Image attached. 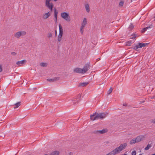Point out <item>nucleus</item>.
Returning <instances> with one entry per match:
<instances>
[{
  "label": "nucleus",
  "instance_id": "obj_1",
  "mask_svg": "<svg viewBox=\"0 0 155 155\" xmlns=\"http://www.w3.org/2000/svg\"><path fill=\"white\" fill-rule=\"evenodd\" d=\"M50 0H46L45 3V6L48 8L50 9L51 12L53 10V8L54 7V5L52 2H50Z\"/></svg>",
  "mask_w": 155,
  "mask_h": 155
},
{
  "label": "nucleus",
  "instance_id": "obj_2",
  "mask_svg": "<svg viewBox=\"0 0 155 155\" xmlns=\"http://www.w3.org/2000/svg\"><path fill=\"white\" fill-rule=\"evenodd\" d=\"M61 17L66 21L69 22L71 20L70 16L68 13L65 12L61 13Z\"/></svg>",
  "mask_w": 155,
  "mask_h": 155
},
{
  "label": "nucleus",
  "instance_id": "obj_3",
  "mask_svg": "<svg viewBox=\"0 0 155 155\" xmlns=\"http://www.w3.org/2000/svg\"><path fill=\"white\" fill-rule=\"evenodd\" d=\"M108 131L107 129H104L102 130H95L93 133L96 134H102L107 133Z\"/></svg>",
  "mask_w": 155,
  "mask_h": 155
},
{
  "label": "nucleus",
  "instance_id": "obj_4",
  "mask_svg": "<svg viewBox=\"0 0 155 155\" xmlns=\"http://www.w3.org/2000/svg\"><path fill=\"white\" fill-rule=\"evenodd\" d=\"M81 96V94H78L76 97H74L72 100L73 104L74 105L76 103H78L80 100Z\"/></svg>",
  "mask_w": 155,
  "mask_h": 155
},
{
  "label": "nucleus",
  "instance_id": "obj_5",
  "mask_svg": "<svg viewBox=\"0 0 155 155\" xmlns=\"http://www.w3.org/2000/svg\"><path fill=\"white\" fill-rule=\"evenodd\" d=\"M106 116V114L104 113H101L99 114H97L95 117L94 120H97L99 118L103 119L105 118Z\"/></svg>",
  "mask_w": 155,
  "mask_h": 155
},
{
  "label": "nucleus",
  "instance_id": "obj_6",
  "mask_svg": "<svg viewBox=\"0 0 155 155\" xmlns=\"http://www.w3.org/2000/svg\"><path fill=\"white\" fill-rule=\"evenodd\" d=\"M127 144L126 143L121 144L120 146L117 148V153H119L127 147Z\"/></svg>",
  "mask_w": 155,
  "mask_h": 155
},
{
  "label": "nucleus",
  "instance_id": "obj_7",
  "mask_svg": "<svg viewBox=\"0 0 155 155\" xmlns=\"http://www.w3.org/2000/svg\"><path fill=\"white\" fill-rule=\"evenodd\" d=\"M74 72L75 73L81 74L84 73L83 68L81 69L78 68L74 69Z\"/></svg>",
  "mask_w": 155,
  "mask_h": 155
},
{
  "label": "nucleus",
  "instance_id": "obj_8",
  "mask_svg": "<svg viewBox=\"0 0 155 155\" xmlns=\"http://www.w3.org/2000/svg\"><path fill=\"white\" fill-rule=\"evenodd\" d=\"M90 65L89 62L87 63V64H85V66L83 68L84 73H85L88 70V69L90 68Z\"/></svg>",
  "mask_w": 155,
  "mask_h": 155
},
{
  "label": "nucleus",
  "instance_id": "obj_9",
  "mask_svg": "<svg viewBox=\"0 0 155 155\" xmlns=\"http://www.w3.org/2000/svg\"><path fill=\"white\" fill-rule=\"evenodd\" d=\"M145 137L143 135H140L137 136L135 139L137 143H138L143 140Z\"/></svg>",
  "mask_w": 155,
  "mask_h": 155
},
{
  "label": "nucleus",
  "instance_id": "obj_10",
  "mask_svg": "<svg viewBox=\"0 0 155 155\" xmlns=\"http://www.w3.org/2000/svg\"><path fill=\"white\" fill-rule=\"evenodd\" d=\"M51 12H49L48 13H45L43 15V18L45 19L48 18L51 15Z\"/></svg>",
  "mask_w": 155,
  "mask_h": 155
},
{
  "label": "nucleus",
  "instance_id": "obj_11",
  "mask_svg": "<svg viewBox=\"0 0 155 155\" xmlns=\"http://www.w3.org/2000/svg\"><path fill=\"white\" fill-rule=\"evenodd\" d=\"M59 77H55L53 79H48L47 80L49 82H54L56 81L59 80Z\"/></svg>",
  "mask_w": 155,
  "mask_h": 155
},
{
  "label": "nucleus",
  "instance_id": "obj_12",
  "mask_svg": "<svg viewBox=\"0 0 155 155\" xmlns=\"http://www.w3.org/2000/svg\"><path fill=\"white\" fill-rule=\"evenodd\" d=\"M89 82H85L83 83H81L79 84L78 87H85L88 84Z\"/></svg>",
  "mask_w": 155,
  "mask_h": 155
},
{
  "label": "nucleus",
  "instance_id": "obj_13",
  "mask_svg": "<svg viewBox=\"0 0 155 155\" xmlns=\"http://www.w3.org/2000/svg\"><path fill=\"white\" fill-rule=\"evenodd\" d=\"M116 153V148L114 149L112 151L110 152L106 155H114Z\"/></svg>",
  "mask_w": 155,
  "mask_h": 155
},
{
  "label": "nucleus",
  "instance_id": "obj_14",
  "mask_svg": "<svg viewBox=\"0 0 155 155\" xmlns=\"http://www.w3.org/2000/svg\"><path fill=\"white\" fill-rule=\"evenodd\" d=\"M26 60H23L21 61H18L16 63V64L17 65H20L21 64H23L26 63Z\"/></svg>",
  "mask_w": 155,
  "mask_h": 155
},
{
  "label": "nucleus",
  "instance_id": "obj_15",
  "mask_svg": "<svg viewBox=\"0 0 155 155\" xmlns=\"http://www.w3.org/2000/svg\"><path fill=\"white\" fill-rule=\"evenodd\" d=\"M148 43H139L138 45L140 48H141L143 47H145L146 45H148Z\"/></svg>",
  "mask_w": 155,
  "mask_h": 155
},
{
  "label": "nucleus",
  "instance_id": "obj_16",
  "mask_svg": "<svg viewBox=\"0 0 155 155\" xmlns=\"http://www.w3.org/2000/svg\"><path fill=\"white\" fill-rule=\"evenodd\" d=\"M87 19L86 18H84L83 21L81 24V26L85 27L87 24Z\"/></svg>",
  "mask_w": 155,
  "mask_h": 155
},
{
  "label": "nucleus",
  "instance_id": "obj_17",
  "mask_svg": "<svg viewBox=\"0 0 155 155\" xmlns=\"http://www.w3.org/2000/svg\"><path fill=\"white\" fill-rule=\"evenodd\" d=\"M59 152L58 151H55L52 152L51 153V155H59Z\"/></svg>",
  "mask_w": 155,
  "mask_h": 155
},
{
  "label": "nucleus",
  "instance_id": "obj_18",
  "mask_svg": "<svg viewBox=\"0 0 155 155\" xmlns=\"http://www.w3.org/2000/svg\"><path fill=\"white\" fill-rule=\"evenodd\" d=\"M85 8L86 9V11L87 12H89L90 11L89 5L88 4H86L85 5Z\"/></svg>",
  "mask_w": 155,
  "mask_h": 155
},
{
  "label": "nucleus",
  "instance_id": "obj_19",
  "mask_svg": "<svg viewBox=\"0 0 155 155\" xmlns=\"http://www.w3.org/2000/svg\"><path fill=\"white\" fill-rule=\"evenodd\" d=\"M59 34H63V29L62 26L61 24H59Z\"/></svg>",
  "mask_w": 155,
  "mask_h": 155
},
{
  "label": "nucleus",
  "instance_id": "obj_20",
  "mask_svg": "<svg viewBox=\"0 0 155 155\" xmlns=\"http://www.w3.org/2000/svg\"><path fill=\"white\" fill-rule=\"evenodd\" d=\"M21 36V33L20 31L17 32L15 35V36L17 38H19Z\"/></svg>",
  "mask_w": 155,
  "mask_h": 155
},
{
  "label": "nucleus",
  "instance_id": "obj_21",
  "mask_svg": "<svg viewBox=\"0 0 155 155\" xmlns=\"http://www.w3.org/2000/svg\"><path fill=\"white\" fill-rule=\"evenodd\" d=\"M124 3V2L123 1H121L119 3L118 7L120 8H122Z\"/></svg>",
  "mask_w": 155,
  "mask_h": 155
},
{
  "label": "nucleus",
  "instance_id": "obj_22",
  "mask_svg": "<svg viewBox=\"0 0 155 155\" xmlns=\"http://www.w3.org/2000/svg\"><path fill=\"white\" fill-rule=\"evenodd\" d=\"M96 115V113H95L93 114V115L90 116V118L91 120H96L94 119Z\"/></svg>",
  "mask_w": 155,
  "mask_h": 155
},
{
  "label": "nucleus",
  "instance_id": "obj_23",
  "mask_svg": "<svg viewBox=\"0 0 155 155\" xmlns=\"http://www.w3.org/2000/svg\"><path fill=\"white\" fill-rule=\"evenodd\" d=\"M58 12L56 8L54 9V18H57Z\"/></svg>",
  "mask_w": 155,
  "mask_h": 155
},
{
  "label": "nucleus",
  "instance_id": "obj_24",
  "mask_svg": "<svg viewBox=\"0 0 155 155\" xmlns=\"http://www.w3.org/2000/svg\"><path fill=\"white\" fill-rule=\"evenodd\" d=\"M152 143H151L150 144H148L147 147H146L144 149L145 150H147L149 149V148L151 147V144Z\"/></svg>",
  "mask_w": 155,
  "mask_h": 155
},
{
  "label": "nucleus",
  "instance_id": "obj_25",
  "mask_svg": "<svg viewBox=\"0 0 155 155\" xmlns=\"http://www.w3.org/2000/svg\"><path fill=\"white\" fill-rule=\"evenodd\" d=\"M14 105H15L16 106L15 107H14V109H15L17 107H19L21 105V102H18L17 103L15 104Z\"/></svg>",
  "mask_w": 155,
  "mask_h": 155
},
{
  "label": "nucleus",
  "instance_id": "obj_26",
  "mask_svg": "<svg viewBox=\"0 0 155 155\" xmlns=\"http://www.w3.org/2000/svg\"><path fill=\"white\" fill-rule=\"evenodd\" d=\"M62 35L63 34H59L58 39V41H61Z\"/></svg>",
  "mask_w": 155,
  "mask_h": 155
},
{
  "label": "nucleus",
  "instance_id": "obj_27",
  "mask_svg": "<svg viewBox=\"0 0 155 155\" xmlns=\"http://www.w3.org/2000/svg\"><path fill=\"white\" fill-rule=\"evenodd\" d=\"M40 66L43 67H46L47 66V63H41L40 64Z\"/></svg>",
  "mask_w": 155,
  "mask_h": 155
},
{
  "label": "nucleus",
  "instance_id": "obj_28",
  "mask_svg": "<svg viewBox=\"0 0 155 155\" xmlns=\"http://www.w3.org/2000/svg\"><path fill=\"white\" fill-rule=\"evenodd\" d=\"M137 143L135 139H133L131 140L130 142V144H133Z\"/></svg>",
  "mask_w": 155,
  "mask_h": 155
},
{
  "label": "nucleus",
  "instance_id": "obj_29",
  "mask_svg": "<svg viewBox=\"0 0 155 155\" xmlns=\"http://www.w3.org/2000/svg\"><path fill=\"white\" fill-rule=\"evenodd\" d=\"M150 28V27L149 26V27H146V28H144L141 31V32L142 33H144V32H145L147 30V29Z\"/></svg>",
  "mask_w": 155,
  "mask_h": 155
},
{
  "label": "nucleus",
  "instance_id": "obj_30",
  "mask_svg": "<svg viewBox=\"0 0 155 155\" xmlns=\"http://www.w3.org/2000/svg\"><path fill=\"white\" fill-rule=\"evenodd\" d=\"M113 89L112 87H110L107 92L108 95H109L112 91Z\"/></svg>",
  "mask_w": 155,
  "mask_h": 155
},
{
  "label": "nucleus",
  "instance_id": "obj_31",
  "mask_svg": "<svg viewBox=\"0 0 155 155\" xmlns=\"http://www.w3.org/2000/svg\"><path fill=\"white\" fill-rule=\"evenodd\" d=\"M84 27H83V26H81L80 28V32L82 35L83 33V32H84L83 29H84Z\"/></svg>",
  "mask_w": 155,
  "mask_h": 155
},
{
  "label": "nucleus",
  "instance_id": "obj_32",
  "mask_svg": "<svg viewBox=\"0 0 155 155\" xmlns=\"http://www.w3.org/2000/svg\"><path fill=\"white\" fill-rule=\"evenodd\" d=\"M20 33H21V35H23V36L25 35L26 34V32L25 31H20Z\"/></svg>",
  "mask_w": 155,
  "mask_h": 155
},
{
  "label": "nucleus",
  "instance_id": "obj_33",
  "mask_svg": "<svg viewBox=\"0 0 155 155\" xmlns=\"http://www.w3.org/2000/svg\"><path fill=\"white\" fill-rule=\"evenodd\" d=\"M131 44V41H128L126 43V45L127 46H130Z\"/></svg>",
  "mask_w": 155,
  "mask_h": 155
},
{
  "label": "nucleus",
  "instance_id": "obj_34",
  "mask_svg": "<svg viewBox=\"0 0 155 155\" xmlns=\"http://www.w3.org/2000/svg\"><path fill=\"white\" fill-rule=\"evenodd\" d=\"M133 28L134 26L132 24H131V25H130L129 28L130 29H132Z\"/></svg>",
  "mask_w": 155,
  "mask_h": 155
},
{
  "label": "nucleus",
  "instance_id": "obj_35",
  "mask_svg": "<svg viewBox=\"0 0 155 155\" xmlns=\"http://www.w3.org/2000/svg\"><path fill=\"white\" fill-rule=\"evenodd\" d=\"M138 48H140L139 47V45H138L135 46L134 48V49L136 50H137Z\"/></svg>",
  "mask_w": 155,
  "mask_h": 155
},
{
  "label": "nucleus",
  "instance_id": "obj_36",
  "mask_svg": "<svg viewBox=\"0 0 155 155\" xmlns=\"http://www.w3.org/2000/svg\"><path fill=\"white\" fill-rule=\"evenodd\" d=\"M48 37L49 38L52 37V35L51 33H49L48 34Z\"/></svg>",
  "mask_w": 155,
  "mask_h": 155
},
{
  "label": "nucleus",
  "instance_id": "obj_37",
  "mask_svg": "<svg viewBox=\"0 0 155 155\" xmlns=\"http://www.w3.org/2000/svg\"><path fill=\"white\" fill-rule=\"evenodd\" d=\"M132 35L134 36V37H133L131 38L132 39H135L137 37V36L136 35H135V34L134 35Z\"/></svg>",
  "mask_w": 155,
  "mask_h": 155
},
{
  "label": "nucleus",
  "instance_id": "obj_38",
  "mask_svg": "<svg viewBox=\"0 0 155 155\" xmlns=\"http://www.w3.org/2000/svg\"><path fill=\"white\" fill-rule=\"evenodd\" d=\"M136 152L135 151H133L132 153V155H136Z\"/></svg>",
  "mask_w": 155,
  "mask_h": 155
},
{
  "label": "nucleus",
  "instance_id": "obj_39",
  "mask_svg": "<svg viewBox=\"0 0 155 155\" xmlns=\"http://www.w3.org/2000/svg\"><path fill=\"white\" fill-rule=\"evenodd\" d=\"M11 54L13 56L16 55L17 54V53L15 52H12L11 53Z\"/></svg>",
  "mask_w": 155,
  "mask_h": 155
},
{
  "label": "nucleus",
  "instance_id": "obj_40",
  "mask_svg": "<svg viewBox=\"0 0 155 155\" xmlns=\"http://www.w3.org/2000/svg\"><path fill=\"white\" fill-rule=\"evenodd\" d=\"M2 66L0 64V72H2Z\"/></svg>",
  "mask_w": 155,
  "mask_h": 155
},
{
  "label": "nucleus",
  "instance_id": "obj_41",
  "mask_svg": "<svg viewBox=\"0 0 155 155\" xmlns=\"http://www.w3.org/2000/svg\"><path fill=\"white\" fill-rule=\"evenodd\" d=\"M54 21L56 23H57V18H54Z\"/></svg>",
  "mask_w": 155,
  "mask_h": 155
},
{
  "label": "nucleus",
  "instance_id": "obj_42",
  "mask_svg": "<svg viewBox=\"0 0 155 155\" xmlns=\"http://www.w3.org/2000/svg\"><path fill=\"white\" fill-rule=\"evenodd\" d=\"M151 123L155 124V119L154 120H152V121H151Z\"/></svg>",
  "mask_w": 155,
  "mask_h": 155
},
{
  "label": "nucleus",
  "instance_id": "obj_43",
  "mask_svg": "<svg viewBox=\"0 0 155 155\" xmlns=\"http://www.w3.org/2000/svg\"><path fill=\"white\" fill-rule=\"evenodd\" d=\"M153 98H155V96H153V97H151V99H153Z\"/></svg>",
  "mask_w": 155,
  "mask_h": 155
},
{
  "label": "nucleus",
  "instance_id": "obj_44",
  "mask_svg": "<svg viewBox=\"0 0 155 155\" xmlns=\"http://www.w3.org/2000/svg\"><path fill=\"white\" fill-rule=\"evenodd\" d=\"M70 155H73V153L72 152H70L69 153Z\"/></svg>",
  "mask_w": 155,
  "mask_h": 155
},
{
  "label": "nucleus",
  "instance_id": "obj_45",
  "mask_svg": "<svg viewBox=\"0 0 155 155\" xmlns=\"http://www.w3.org/2000/svg\"><path fill=\"white\" fill-rule=\"evenodd\" d=\"M144 102H145V101H142V102H141L140 103H143Z\"/></svg>",
  "mask_w": 155,
  "mask_h": 155
},
{
  "label": "nucleus",
  "instance_id": "obj_46",
  "mask_svg": "<svg viewBox=\"0 0 155 155\" xmlns=\"http://www.w3.org/2000/svg\"><path fill=\"white\" fill-rule=\"evenodd\" d=\"M154 18L155 19V14H154ZM154 20L155 21V19Z\"/></svg>",
  "mask_w": 155,
  "mask_h": 155
},
{
  "label": "nucleus",
  "instance_id": "obj_47",
  "mask_svg": "<svg viewBox=\"0 0 155 155\" xmlns=\"http://www.w3.org/2000/svg\"><path fill=\"white\" fill-rule=\"evenodd\" d=\"M56 34H57L56 31H55V34H56Z\"/></svg>",
  "mask_w": 155,
  "mask_h": 155
},
{
  "label": "nucleus",
  "instance_id": "obj_48",
  "mask_svg": "<svg viewBox=\"0 0 155 155\" xmlns=\"http://www.w3.org/2000/svg\"><path fill=\"white\" fill-rule=\"evenodd\" d=\"M123 155H127V154H124Z\"/></svg>",
  "mask_w": 155,
  "mask_h": 155
},
{
  "label": "nucleus",
  "instance_id": "obj_49",
  "mask_svg": "<svg viewBox=\"0 0 155 155\" xmlns=\"http://www.w3.org/2000/svg\"><path fill=\"white\" fill-rule=\"evenodd\" d=\"M139 155H142V154H140Z\"/></svg>",
  "mask_w": 155,
  "mask_h": 155
},
{
  "label": "nucleus",
  "instance_id": "obj_50",
  "mask_svg": "<svg viewBox=\"0 0 155 155\" xmlns=\"http://www.w3.org/2000/svg\"><path fill=\"white\" fill-rule=\"evenodd\" d=\"M152 155H155V154H153Z\"/></svg>",
  "mask_w": 155,
  "mask_h": 155
}]
</instances>
